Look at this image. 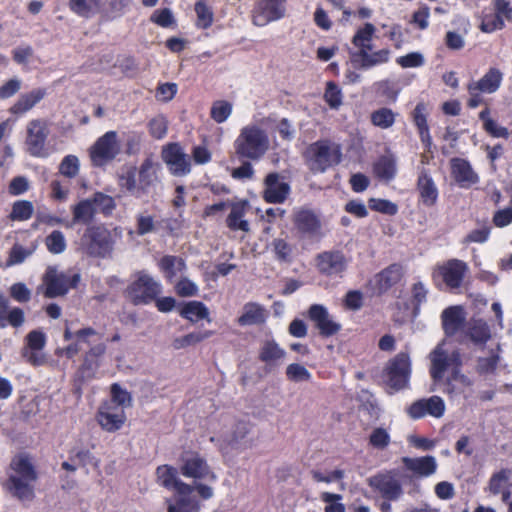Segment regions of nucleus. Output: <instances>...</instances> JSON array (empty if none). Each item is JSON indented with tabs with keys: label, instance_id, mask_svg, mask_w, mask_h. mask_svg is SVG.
<instances>
[{
	"label": "nucleus",
	"instance_id": "nucleus-1",
	"mask_svg": "<svg viewBox=\"0 0 512 512\" xmlns=\"http://www.w3.org/2000/svg\"><path fill=\"white\" fill-rule=\"evenodd\" d=\"M36 478V472L29 459L26 456H17L11 462L7 488L20 501H31L34 498L33 483Z\"/></svg>",
	"mask_w": 512,
	"mask_h": 512
},
{
	"label": "nucleus",
	"instance_id": "nucleus-2",
	"mask_svg": "<svg viewBox=\"0 0 512 512\" xmlns=\"http://www.w3.org/2000/svg\"><path fill=\"white\" fill-rule=\"evenodd\" d=\"M303 156L308 169L314 174H319L338 165L342 152L340 145L336 142L322 139L310 144Z\"/></svg>",
	"mask_w": 512,
	"mask_h": 512
},
{
	"label": "nucleus",
	"instance_id": "nucleus-3",
	"mask_svg": "<svg viewBox=\"0 0 512 512\" xmlns=\"http://www.w3.org/2000/svg\"><path fill=\"white\" fill-rule=\"evenodd\" d=\"M269 146L268 134L257 125L243 127L234 142L237 156L253 161L262 158L269 150Z\"/></svg>",
	"mask_w": 512,
	"mask_h": 512
},
{
	"label": "nucleus",
	"instance_id": "nucleus-4",
	"mask_svg": "<svg viewBox=\"0 0 512 512\" xmlns=\"http://www.w3.org/2000/svg\"><path fill=\"white\" fill-rule=\"evenodd\" d=\"M82 253L95 258H109L114 249V240L104 226H89L80 238Z\"/></svg>",
	"mask_w": 512,
	"mask_h": 512
},
{
	"label": "nucleus",
	"instance_id": "nucleus-5",
	"mask_svg": "<svg viewBox=\"0 0 512 512\" xmlns=\"http://www.w3.org/2000/svg\"><path fill=\"white\" fill-rule=\"evenodd\" d=\"M160 282L145 271H139L135 279L127 287V296L134 305H146L156 300L161 293Z\"/></svg>",
	"mask_w": 512,
	"mask_h": 512
},
{
	"label": "nucleus",
	"instance_id": "nucleus-6",
	"mask_svg": "<svg viewBox=\"0 0 512 512\" xmlns=\"http://www.w3.org/2000/svg\"><path fill=\"white\" fill-rule=\"evenodd\" d=\"M45 287L44 296L46 298H56L64 296L69 289L75 288L79 281L80 275L59 272L55 267H48L42 278Z\"/></svg>",
	"mask_w": 512,
	"mask_h": 512
},
{
	"label": "nucleus",
	"instance_id": "nucleus-7",
	"mask_svg": "<svg viewBox=\"0 0 512 512\" xmlns=\"http://www.w3.org/2000/svg\"><path fill=\"white\" fill-rule=\"evenodd\" d=\"M121 145L115 131H108L89 149L91 163L95 167H102L113 161L120 153Z\"/></svg>",
	"mask_w": 512,
	"mask_h": 512
},
{
	"label": "nucleus",
	"instance_id": "nucleus-8",
	"mask_svg": "<svg viewBox=\"0 0 512 512\" xmlns=\"http://www.w3.org/2000/svg\"><path fill=\"white\" fill-rule=\"evenodd\" d=\"M429 359L431 362L430 375L435 383L443 380L445 371L451 367L460 368L462 365L461 354L459 350L448 351L445 349L444 344H438L435 349L430 353Z\"/></svg>",
	"mask_w": 512,
	"mask_h": 512
},
{
	"label": "nucleus",
	"instance_id": "nucleus-9",
	"mask_svg": "<svg viewBox=\"0 0 512 512\" xmlns=\"http://www.w3.org/2000/svg\"><path fill=\"white\" fill-rule=\"evenodd\" d=\"M368 485L388 501H398L404 494L401 481L395 470L378 473L370 477Z\"/></svg>",
	"mask_w": 512,
	"mask_h": 512
},
{
	"label": "nucleus",
	"instance_id": "nucleus-10",
	"mask_svg": "<svg viewBox=\"0 0 512 512\" xmlns=\"http://www.w3.org/2000/svg\"><path fill=\"white\" fill-rule=\"evenodd\" d=\"M469 268L467 264L459 259H451L438 266L434 273V279H441L450 289H457L462 285L464 277Z\"/></svg>",
	"mask_w": 512,
	"mask_h": 512
},
{
	"label": "nucleus",
	"instance_id": "nucleus-11",
	"mask_svg": "<svg viewBox=\"0 0 512 512\" xmlns=\"http://www.w3.org/2000/svg\"><path fill=\"white\" fill-rule=\"evenodd\" d=\"M308 318L322 337H330L341 330V324L336 321L327 308L321 304H313L307 312Z\"/></svg>",
	"mask_w": 512,
	"mask_h": 512
},
{
	"label": "nucleus",
	"instance_id": "nucleus-12",
	"mask_svg": "<svg viewBox=\"0 0 512 512\" xmlns=\"http://www.w3.org/2000/svg\"><path fill=\"white\" fill-rule=\"evenodd\" d=\"M292 222L295 229L303 235L314 237L321 234L320 216L312 209L298 207L293 210Z\"/></svg>",
	"mask_w": 512,
	"mask_h": 512
},
{
	"label": "nucleus",
	"instance_id": "nucleus-13",
	"mask_svg": "<svg viewBox=\"0 0 512 512\" xmlns=\"http://www.w3.org/2000/svg\"><path fill=\"white\" fill-rule=\"evenodd\" d=\"M285 0H258L253 11V23L263 27L285 15Z\"/></svg>",
	"mask_w": 512,
	"mask_h": 512
},
{
	"label": "nucleus",
	"instance_id": "nucleus-14",
	"mask_svg": "<svg viewBox=\"0 0 512 512\" xmlns=\"http://www.w3.org/2000/svg\"><path fill=\"white\" fill-rule=\"evenodd\" d=\"M388 384L395 390L406 387L410 375V358L407 353L397 354L387 367Z\"/></svg>",
	"mask_w": 512,
	"mask_h": 512
},
{
	"label": "nucleus",
	"instance_id": "nucleus-15",
	"mask_svg": "<svg viewBox=\"0 0 512 512\" xmlns=\"http://www.w3.org/2000/svg\"><path fill=\"white\" fill-rule=\"evenodd\" d=\"M159 170L160 164L155 162L151 157H147L143 160L137 169L139 197L149 195L155 191L159 183Z\"/></svg>",
	"mask_w": 512,
	"mask_h": 512
},
{
	"label": "nucleus",
	"instance_id": "nucleus-16",
	"mask_svg": "<svg viewBox=\"0 0 512 512\" xmlns=\"http://www.w3.org/2000/svg\"><path fill=\"white\" fill-rule=\"evenodd\" d=\"M162 159L175 176H184L191 170L188 155L177 143L169 144L162 150Z\"/></svg>",
	"mask_w": 512,
	"mask_h": 512
},
{
	"label": "nucleus",
	"instance_id": "nucleus-17",
	"mask_svg": "<svg viewBox=\"0 0 512 512\" xmlns=\"http://www.w3.org/2000/svg\"><path fill=\"white\" fill-rule=\"evenodd\" d=\"M49 134L47 123L44 120L35 119L27 125L26 146L32 156H43L47 136Z\"/></svg>",
	"mask_w": 512,
	"mask_h": 512
},
{
	"label": "nucleus",
	"instance_id": "nucleus-18",
	"mask_svg": "<svg viewBox=\"0 0 512 512\" xmlns=\"http://www.w3.org/2000/svg\"><path fill=\"white\" fill-rule=\"evenodd\" d=\"M445 403L439 396H431L413 402L407 412L412 419H420L426 415L441 418L445 412Z\"/></svg>",
	"mask_w": 512,
	"mask_h": 512
},
{
	"label": "nucleus",
	"instance_id": "nucleus-19",
	"mask_svg": "<svg viewBox=\"0 0 512 512\" xmlns=\"http://www.w3.org/2000/svg\"><path fill=\"white\" fill-rule=\"evenodd\" d=\"M182 462L181 473L185 477L216 480V475L210 470L206 461L198 454H186L183 456Z\"/></svg>",
	"mask_w": 512,
	"mask_h": 512
},
{
	"label": "nucleus",
	"instance_id": "nucleus-20",
	"mask_svg": "<svg viewBox=\"0 0 512 512\" xmlns=\"http://www.w3.org/2000/svg\"><path fill=\"white\" fill-rule=\"evenodd\" d=\"M450 167L453 179L461 188H469L478 183L479 176L467 160L452 158L450 160Z\"/></svg>",
	"mask_w": 512,
	"mask_h": 512
},
{
	"label": "nucleus",
	"instance_id": "nucleus-21",
	"mask_svg": "<svg viewBox=\"0 0 512 512\" xmlns=\"http://www.w3.org/2000/svg\"><path fill=\"white\" fill-rule=\"evenodd\" d=\"M347 266L345 256L339 251L323 252L317 256V267L327 276L340 275Z\"/></svg>",
	"mask_w": 512,
	"mask_h": 512
},
{
	"label": "nucleus",
	"instance_id": "nucleus-22",
	"mask_svg": "<svg viewBox=\"0 0 512 512\" xmlns=\"http://www.w3.org/2000/svg\"><path fill=\"white\" fill-rule=\"evenodd\" d=\"M371 49L372 48H365L350 53V60L354 67L366 70L376 65L388 62L390 55V51L388 49H381L379 51L369 53Z\"/></svg>",
	"mask_w": 512,
	"mask_h": 512
},
{
	"label": "nucleus",
	"instance_id": "nucleus-23",
	"mask_svg": "<svg viewBox=\"0 0 512 512\" xmlns=\"http://www.w3.org/2000/svg\"><path fill=\"white\" fill-rule=\"evenodd\" d=\"M443 392L450 398L458 397L473 385V381L463 374L460 368H453L451 373L440 381Z\"/></svg>",
	"mask_w": 512,
	"mask_h": 512
},
{
	"label": "nucleus",
	"instance_id": "nucleus-24",
	"mask_svg": "<svg viewBox=\"0 0 512 512\" xmlns=\"http://www.w3.org/2000/svg\"><path fill=\"white\" fill-rule=\"evenodd\" d=\"M278 173H270L265 178L264 199L269 203H282L286 200L290 186L279 180Z\"/></svg>",
	"mask_w": 512,
	"mask_h": 512
},
{
	"label": "nucleus",
	"instance_id": "nucleus-25",
	"mask_svg": "<svg viewBox=\"0 0 512 512\" xmlns=\"http://www.w3.org/2000/svg\"><path fill=\"white\" fill-rule=\"evenodd\" d=\"M158 482L167 489H174L177 493H188L191 486L177 478V470L168 465L159 466L156 470Z\"/></svg>",
	"mask_w": 512,
	"mask_h": 512
},
{
	"label": "nucleus",
	"instance_id": "nucleus-26",
	"mask_svg": "<svg viewBox=\"0 0 512 512\" xmlns=\"http://www.w3.org/2000/svg\"><path fill=\"white\" fill-rule=\"evenodd\" d=\"M402 462L409 471L420 477H428L437 469V462L433 456L403 457Z\"/></svg>",
	"mask_w": 512,
	"mask_h": 512
},
{
	"label": "nucleus",
	"instance_id": "nucleus-27",
	"mask_svg": "<svg viewBox=\"0 0 512 512\" xmlns=\"http://www.w3.org/2000/svg\"><path fill=\"white\" fill-rule=\"evenodd\" d=\"M46 95L45 89L38 88L20 95L17 101L11 106L10 112L15 115H22L30 111Z\"/></svg>",
	"mask_w": 512,
	"mask_h": 512
},
{
	"label": "nucleus",
	"instance_id": "nucleus-28",
	"mask_svg": "<svg viewBox=\"0 0 512 512\" xmlns=\"http://www.w3.org/2000/svg\"><path fill=\"white\" fill-rule=\"evenodd\" d=\"M417 188L424 205L430 207L436 203L438 190L432 178L422 170L417 181Z\"/></svg>",
	"mask_w": 512,
	"mask_h": 512
},
{
	"label": "nucleus",
	"instance_id": "nucleus-29",
	"mask_svg": "<svg viewBox=\"0 0 512 512\" xmlns=\"http://www.w3.org/2000/svg\"><path fill=\"white\" fill-rule=\"evenodd\" d=\"M442 326L447 336L454 335L464 322L461 307L452 306L445 309L441 315Z\"/></svg>",
	"mask_w": 512,
	"mask_h": 512
},
{
	"label": "nucleus",
	"instance_id": "nucleus-30",
	"mask_svg": "<svg viewBox=\"0 0 512 512\" xmlns=\"http://www.w3.org/2000/svg\"><path fill=\"white\" fill-rule=\"evenodd\" d=\"M160 271L168 281L173 279L186 270V263L183 258L174 255H165L158 262Z\"/></svg>",
	"mask_w": 512,
	"mask_h": 512
},
{
	"label": "nucleus",
	"instance_id": "nucleus-31",
	"mask_svg": "<svg viewBox=\"0 0 512 512\" xmlns=\"http://www.w3.org/2000/svg\"><path fill=\"white\" fill-rule=\"evenodd\" d=\"M266 320V313L262 306L257 303L249 302L243 306V313L238 318L241 326L259 325Z\"/></svg>",
	"mask_w": 512,
	"mask_h": 512
},
{
	"label": "nucleus",
	"instance_id": "nucleus-32",
	"mask_svg": "<svg viewBox=\"0 0 512 512\" xmlns=\"http://www.w3.org/2000/svg\"><path fill=\"white\" fill-rule=\"evenodd\" d=\"M466 336L475 345H484L491 337V331L488 324L482 320H471L466 329Z\"/></svg>",
	"mask_w": 512,
	"mask_h": 512
},
{
	"label": "nucleus",
	"instance_id": "nucleus-33",
	"mask_svg": "<svg viewBox=\"0 0 512 512\" xmlns=\"http://www.w3.org/2000/svg\"><path fill=\"white\" fill-rule=\"evenodd\" d=\"M96 214V208L90 198L83 199L72 207V224L91 223Z\"/></svg>",
	"mask_w": 512,
	"mask_h": 512
},
{
	"label": "nucleus",
	"instance_id": "nucleus-34",
	"mask_svg": "<svg viewBox=\"0 0 512 512\" xmlns=\"http://www.w3.org/2000/svg\"><path fill=\"white\" fill-rule=\"evenodd\" d=\"M403 276V268L398 264H392L383 271H381L377 276V285L379 290L386 291L391 288L393 285L397 284Z\"/></svg>",
	"mask_w": 512,
	"mask_h": 512
},
{
	"label": "nucleus",
	"instance_id": "nucleus-35",
	"mask_svg": "<svg viewBox=\"0 0 512 512\" xmlns=\"http://www.w3.org/2000/svg\"><path fill=\"white\" fill-rule=\"evenodd\" d=\"M502 75L496 69H490L479 81L472 82L468 85V89H478L480 92L493 93L501 82Z\"/></svg>",
	"mask_w": 512,
	"mask_h": 512
},
{
	"label": "nucleus",
	"instance_id": "nucleus-36",
	"mask_svg": "<svg viewBox=\"0 0 512 512\" xmlns=\"http://www.w3.org/2000/svg\"><path fill=\"white\" fill-rule=\"evenodd\" d=\"M247 203L245 201L233 203L231 212L227 217V226L232 230L249 231V224L243 220Z\"/></svg>",
	"mask_w": 512,
	"mask_h": 512
},
{
	"label": "nucleus",
	"instance_id": "nucleus-37",
	"mask_svg": "<svg viewBox=\"0 0 512 512\" xmlns=\"http://www.w3.org/2000/svg\"><path fill=\"white\" fill-rule=\"evenodd\" d=\"M193 490L194 488L191 486L188 493H177L175 503L168 506V512H198L199 503L192 496Z\"/></svg>",
	"mask_w": 512,
	"mask_h": 512
},
{
	"label": "nucleus",
	"instance_id": "nucleus-38",
	"mask_svg": "<svg viewBox=\"0 0 512 512\" xmlns=\"http://www.w3.org/2000/svg\"><path fill=\"white\" fill-rule=\"evenodd\" d=\"M285 355V350L282 349L274 340H267L263 343L260 349L259 359L262 362L273 365L282 360Z\"/></svg>",
	"mask_w": 512,
	"mask_h": 512
},
{
	"label": "nucleus",
	"instance_id": "nucleus-39",
	"mask_svg": "<svg viewBox=\"0 0 512 512\" xmlns=\"http://www.w3.org/2000/svg\"><path fill=\"white\" fill-rule=\"evenodd\" d=\"M118 184L120 188L128 193L139 197L137 168L135 166H128L122 169L118 175Z\"/></svg>",
	"mask_w": 512,
	"mask_h": 512
},
{
	"label": "nucleus",
	"instance_id": "nucleus-40",
	"mask_svg": "<svg viewBox=\"0 0 512 512\" xmlns=\"http://www.w3.org/2000/svg\"><path fill=\"white\" fill-rule=\"evenodd\" d=\"M413 121L419 130L421 141L426 146L431 145V137L426 118V106L424 103H418L413 111Z\"/></svg>",
	"mask_w": 512,
	"mask_h": 512
},
{
	"label": "nucleus",
	"instance_id": "nucleus-41",
	"mask_svg": "<svg viewBox=\"0 0 512 512\" xmlns=\"http://www.w3.org/2000/svg\"><path fill=\"white\" fill-rule=\"evenodd\" d=\"M180 315L191 322H197L201 319H208L209 311L202 302L190 301L182 307Z\"/></svg>",
	"mask_w": 512,
	"mask_h": 512
},
{
	"label": "nucleus",
	"instance_id": "nucleus-42",
	"mask_svg": "<svg viewBox=\"0 0 512 512\" xmlns=\"http://www.w3.org/2000/svg\"><path fill=\"white\" fill-rule=\"evenodd\" d=\"M97 420L99 425L108 432L119 430L126 421L125 413H106L98 410Z\"/></svg>",
	"mask_w": 512,
	"mask_h": 512
},
{
	"label": "nucleus",
	"instance_id": "nucleus-43",
	"mask_svg": "<svg viewBox=\"0 0 512 512\" xmlns=\"http://www.w3.org/2000/svg\"><path fill=\"white\" fill-rule=\"evenodd\" d=\"M70 10L80 17L90 18L99 10V0H69Z\"/></svg>",
	"mask_w": 512,
	"mask_h": 512
},
{
	"label": "nucleus",
	"instance_id": "nucleus-44",
	"mask_svg": "<svg viewBox=\"0 0 512 512\" xmlns=\"http://www.w3.org/2000/svg\"><path fill=\"white\" fill-rule=\"evenodd\" d=\"M374 172L379 179L390 181L396 174L395 161L387 156L381 157L374 165Z\"/></svg>",
	"mask_w": 512,
	"mask_h": 512
},
{
	"label": "nucleus",
	"instance_id": "nucleus-45",
	"mask_svg": "<svg viewBox=\"0 0 512 512\" xmlns=\"http://www.w3.org/2000/svg\"><path fill=\"white\" fill-rule=\"evenodd\" d=\"M396 114L389 108H380L371 113L370 119L374 126L388 129L393 126Z\"/></svg>",
	"mask_w": 512,
	"mask_h": 512
},
{
	"label": "nucleus",
	"instance_id": "nucleus-46",
	"mask_svg": "<svg viewBox=\"0 0 512 512\" xmlns=\"http://www.w3.org/2000/svg\"><path fill=\"white\" fill-rule=\"evenodd\" d=\"M511 471L507 469H502L497 473H494L488 483L487 490L493 494H500L504 489H506L509 479H510Z\"/></svg>",
	"mask_w": 512,
	"mask_h": 512
},
{
	"label": "nucleus",
	"instance_id": "nucleus-47",
	"mask_svg": "<svg viewBox=\"0 0 512 512\" xmlns=\"http://www.w3.org/2000/svg\"><path fill=\"white\" fill-rule=\"evenodd\" d=\"M375 32V27L371 23H366L363 28L359 29L353 36L352 43L358 50L372 48L371 40Z\"/></svg>",
	"mask_w": 512,
	"mask_h": 512
},
{
	"label": "nucleus",
	"instance_id": "nucleus-48",
	"mask_svg": "<svg viewBox=\"0 0 512 512\" xmlns=\"http://www.w3.org/2000/svg\"><path fill=\"white\" fill-rule=\"evenodd\" d=\"M35 248L36 247L34 245H32L29 248H25L18 243L14 244L9 252V257L6 262V266L10 267L17 264H21L34 253Z\"/></svg>",
	"mask_w": 512,
	"mask_h": 512
},
{
	"label": "nucleus",
	"instance_id": "nucleus-49",
	"mask_svg": "<svg viewBox=\"0 0 512 512\" xmlns=\"http://www.w3.org/2000/svg\"><path fill=\"white\" fill-rule=\"evenodd\" d=\"M212 334V331L192 332L185 336L174 339L172 345L175 349H182L191 345H195L211 337Z\"/></svg>",
	"mask_w": 512,
	"mask_h": 512
},
{
	"label": "nucleus",
	"instance_id": "nucleus-50",
	"mask_svg": "<svg viewBox=\"0 0 512 512\" xmlns=\"http://www.w3.org/2000/svg\"><path fill=\"white\" fill-rule=\"evenodd\" d=\"M195 12L197 15V27L207 29L212 25L214 18L213 11L204 1L195 3Z\"/></svg>",
	"mask_w": 512,
	"mask_h": 512
},
{
	"label": "nucleus",
	"instance_id": "nucleus-51",
	"mask_svg": "<svg viewBox=\"0 0 512 512\" xmlns=\"http://www.w3.org/2000/svg\"><path fill=\"white\" fill-rule=\"evenodd\" d=\"M34 211L33 204L27 200H19L13 204L10 218L13 221L28 220Z\"/></svg>",
	"mask_w": 512,
	"mask_h": 512
},
{
	"label": "nucleus",
	"instance_id": "nucleus-52",
	"mask_svg": "<svg viewBox=\"0 0 512 512\" xmlns=\"http://www.w3.org/2000/svg\"><path fill=\"white\" fill-rule=\"evenodd\" d=\"M45 245L52 254H61L66 249L64 234L59 230L52 231L45 239Z\"/></svg>",
	"mask_w": 512,
	"mask_h": 512
},
{
	"label": "nucleus",
	"instance_id": "nucleus-53",
	"mask_svg": "<svg viewBox=\"0 0 512 512\" xmlns=\"http://www.w3.org/2000/svg\"><path fill=\"white\" fill-rule=\"evenodd\" d=\"M232 113V105L231 103L218 100L215 101L211 107L210 115L211 118L217 123L225 122Z\"/></svg>",
	"mask_w": 512,
	"mask_h": 512
},
{
	"label": "nucleus",
	"instance_id": "nucleus-54",
	"mask_svg": "<svg viewBox=\"0 0 512 512\" xmlns=\"http://www.w3.org/2000/svg\"><path fill=\"white\" fill-rule=\"evenodd\" d=\"M90 199L96 208V213L99 211L104 214H110L116 207L113 197L101 192L93 194Z\"/></svg>",
	"mask_w": 512,
	"mask_h": 512
},
{
	"label": "nucleus",
	"instance_id": "nucleus-55",
	"mask_svg": "<svg viewBox=\"0 0 512 512\" xmlns=\"http://www.w3.org/2000/svg\"><path fill=\"white\" fill-rule=\"evenodd\" d=\"M286 376L292 382H308L312 377L306 367L298 363H292L287 366Z\"/></svg>",
	"mask_w": 512,
	"mask_h": 512
},
{
	"label": "nucleus",
	"instance_id": "nucleus-56",
	"mask_svg": "<svg viewBox=\"0 0 512 512\" xmlns=\"http://www.w3.org/2000/svg\"><path fill=\"white\" fill-rule=\"evenodd\" d=\"M79 159L74 155H67L59 165V172L68 178H74L79 172Z\"/></svg>",
	"mask_w": 512,
	"mask_h": 512
},
{
	"label": "nucleus",
	"instance_id": "nucleus-57",
	"mask_svg": "<svg viewBox=\"0 0 512 512\" xmlns=\"http://www.w3.org/2000/svg\"><path fill=\"white\" fill-rule=\"evenodd\" d=\"M111 392V401L116 404H119L125 408L130 407L132 405V397L130 393L123 389L119 384L114 383L110 388Z\"/></svg>",
	"mask_w": 512,
	"mask_h": 512
},
{
	"label": "nucleus",
	"instance_id": "nucleus-58",
	"mask_svg": "<svg viewBox=\"0 0 512 512\" xmlns=\"http://www.w3.org/2000/svg\"><path fill=\"white\" fill-rule=\"evenodd\" d=\"M321 500L327 503L325 512H345V506L340 503V500H342L340 494L323 492L321 494Z\"/></svg>",
	"mask_w": 512,
	"mask_h": 512
},
{
	"label": "nucleus",
	"instance_id": "nucleus-59",
	"mask_svg": "<svg viewBox=\"0 0 512 512\" xmlns=\"http://www.w3.org/2000/svg\"><path fill=\"white\" fill-rule=\"evenodd\" d=\"M369 207L372 210L377 212L387 214V215H395L398 211V207L395 203L385 200V199H375L371 198L369 200Z\"/></svg>",
	"mask_w": 512,
	"mask_h": 512
},
{
	"label": "nucleus",
	"instance_id": "nucleus-60",
	"mask_svg": "<svg viewBox=\"0 0 512 512\" xmlns=\"http://www.w3.org/2000/svg\"><path fill=\"white\" fill-rule=\"evenodd\" d=\"M397 64L402 68H416L424 64V56L420 52H411L396 59Z\"/></svg>",
	"mask_w": 512,
	"mask_h": 512
},
{
	"label": "nucleus",
	"instance_id": "nucleus-61",
	"mask_svg": "<svg viewBox=\"0 0 512 512\" xmlns=\"http://www.w3.org/2000/svg\"><path fill=\"white\" fill-rule=\"evenodd\" d=\"M167 127V120L163 116H157L149 122V132L156 139H162L166 135Z\"/></svg>",
	"mask_w": 512,
	"mask_h": 512
},
{
	"label": "nucleus",
	"instance_id": "nucleus-62",
	"mask_svg": "<svg viewBox=\"0 0 512 512\" xmlns=\"http://www.w3.org/2000/svg\"><path fill=\"white\" fill-rule=\"evenodd\" d=\"M324 98L328 105L333 109H337L342 103L341 91L333 82L327 83Z\"/></svg>",
	"mask_w": 512,
	"mask_h": 512
},
{
	"label": "nucleus",
	"instance_id": "nucleus-63",
	"mask_svg": "<svg viewBox=\"0 0 512 512\" xmlns=\"http://www.w3.org/2000/svg\"><path fill=\"white\" fill-rule=\"evenodd\" d=\"M10 296L17 302L25 303L31 299V290L22 282L10 287Z\"/></svg>",
	"mask_w": 512,
	"mask_h": 512
},
{
	"label": "nucleus",
	"instance_id": "nucleus-64",
	"mask_svg": "<svg viewBox=\"0 0 512 512\" xmlns=\"http://www.w3.org/2000/svg\"><path fill=\"white\" fill-rule=\"evenodd\" d=\"M177 294L181 297H190L197 294V285L188 278H181L175 285Z\"/></svg>",
	"mask_w": 512,
	"mask_h": 512
}]
</instances>
